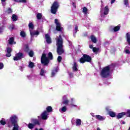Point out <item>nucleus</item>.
Here are the masks:
<instances>
[{"label": "nucleus", "mask_w": 130, "mask_h": 130, "mask_svg": "<svg viewBox=\"0 0 130 130\" xmlns=\"http://www.w3.org/2000/svg\"><path fill=\"white\" fill-rule=\"evenodd\" d=\"M114 64H112L104 68L100 73L102 78H107V77H109L111 71L114 70Z\"/></svg>", "instance_id": "nucleus-1"}, {"label": "nucleus", "mask_w": 130, "mask_h": 130, "mask_svg": "<svg viewBox=\"0 0 130 130\" xmlns=\"http://www.w3.org/2000/svg\"><path fill=\"white\" fill-rule=\"evenodd\" d=\"M56 46H57V52L58 54L60 55L62 54L64 51L62 48V39L61 38V36H59V37L56 39Z\"/></svg>", "instance_id": "nucleus-2"}, {"label": "nucleus", "mask_w": 130, "mask_h": 130, "mask_svg": "<svg viewBox=\"0 0 130 130\" xmlns=\"http://www.w3.org/2000/svg\"><path fill=\"white\" fill-rule=\"evenodd\" d=\"M18 121V116L16 115H12L10 117V119L7 120V124L9 127H12L14 124H16Z\"/></svg>", "instance_id": "nucleus-3"}, {"label": "nucleus", "mask_w": 130, "mask_h": 130, "mask_svg": "<svg viewBox=\"0 0 130 130\" xmlns=\"http://www.w3.org/2000/svg\"><path fill=\"white\" fill-rule=\"evenodd\" d=\"M53 56H52V53L49 52L48 53V58L46 57V55L45 54H43L42 55L41 61V63L44 64V66H46V64H48V62H49V59H52Z\"/></svg>", "instance_id": "nucleus-4"}, {"label": "nucleus", "mask_w": 130, "mask_h": 130, "mask_svg": "<svg viewBox=\"0 0 130 130\" xmlns=\"http://www.w3.org/2000/svg\"><path fill=\"white\" fill-rule=\"evenodd\" d=\"M28 28L30 34V37L31 40H33V39L34 38V36L36 35L37 36H38L39 35V31L37 30H34V25L32 22H29L28 24Z\"/></svg>", "instance_id": "nucleus-5"}, {"label": "nucleus", "mask_w": 130, "mask_h": 130, "mask_svg": "<svg viewBox=\"0 0 130 130\" xmlns=\"http://www.w3.org/2000/svg\"><path fill=\"white\" fill-rule=\"evenodd\" d=\"M66 105V106H71V107H78L77 105H74L73 104H70V101L68 99V95H65L62 96V102L61 105Z\"/></svg>", "instance_id": "nucleus-6"}, {"label": "nucleus", "mask_w": 130, "mask_h": 130, "mask_svg": "<svg viewBox=\"0 0 130 130\" xmlns=\"http://www.w3.org/2000/svg\"><path fill=\"white\" fill-rule=\"evenodd\" d=\"M101 17L102 19H103V18H105V16L108 15V13H109V8L108 7V6H107L104 8H102V6H101Z\"/></svg>", "instance_id": "nucleus-7"}, {"label": "nucleus", "mask_w": 130, "mask_h": 130, "mask_svg": "<svg viewBox=\"0 0 130 130\" xmlns=\"http://www.w3.org/2000/svg\"><path fill=\"white\" fill-rule=\"evenodd\" d=\"M92 58L90 57V56L84 54L83 55V57H81L79 60L81 63H84L85 61H87V62H91Z\"/></svg>", "instance_id": "nucleus-8"}, {"label": "nucleus", "mask_w": 130, "mask_h": 130, "mask_svg": "<svg viewBox=\"0 0 130 130\" xmlns=\"http://www.w3.org/2000/svg\"><path fill=\"white\" fill-rule=\"evenodd\" d=\"M58 7H59L58 3L56 2L53 3L51 8V12L52 14H54V15H55V14H56V12H57V9H58Z\"/></svg>", "instance_id": "nucleus-9"}, {"label": "nucleus", "mask_w": 130, "mask_h": 130, "mask_svg": "<svg viewBox=\"0 0 130 130\" xmlns=\"http://www.w3.org/2000/svg\"><path fill=\"white\" fill-rule=\"evenodd\" d=\"M48 115H49V113H48L47 111H44L42 113L41 117L38 116V117L39 119H40V118H42V119H43L44 120H46V119H48Z\"/></svg>", "instance_id": "nucleus-10"}, {"label": "nucleus", "mask_w": 130, "mask_h": 130, "mask_svg": "<svg viewBox=\"0 0 130 130\" xmlns=\"http://www.w3.org/2000/svg\"><path fill=\"white\" fill-rule=\"evenodd\" d=\"M24 54L22 52H18L15 54V56L14 57V60H20V59L24 58Z\"/></svg>", "instance_id": "nucleus-11"}, {"label": "nucleus", "mask_w": 130, "mask_h": 130, "mask_svg": "<svg viewBox=\"0 0 130 130\" xmlns=\"http://www.w3.org/2000/svg\"><path fill=\"white\" fill-rule=\"evenodd\" d=\"M55 23L56 24V29L57 31H61L62 30H63V28L61 27V24L57 19H55Z\"/></svg>", "instance_id": "nucleus-12"}, {"label": "nucleus", "mask_w": 130, "mask_h": 130, "mask_svg": "<svg viewBox=\"0 0 130 130\" xmlns=\"http://www.w3.org/2000/svg\"><path fill=\"white\" fill-rule=\"evenodd\" d=\"M72 70L73 72H78V65L77 64V62L75 61L73 62V64H72Z\"/></svg>", "instance_id": "nucleus-13"}, {"label": "nucleus", "mask_w": 130, "mask_h": 130, "mask_svg": "<svg viewBox=\"0 0 130 130\" xmlns=\"http://www.w3.org/2000/svg\"><path fill=\"white\" fill-rule=\"evenodd\" d=\"M11 52H12V48H7L6 50V56L7 57H10L12 56Z\"/></svg>", "instance_id": "nucleus-14"}, {"label": "nucleus", "mask_w": 130, "mask_h": 130, "mask_svg": "<svg viewBox=\"0 0 130 130\" xmlns=\"http://www.w3.org/2000/svg\"><path fill=\"white\" fill-rule=\"evenodd\" d=\"M95 118L98 119V120H100V121H103L104 120H105V117H103L100 115H96L95 116Z\"/></svg>", "instance_id": "nucleus-15"}, {"label": "nucleus", "mask_w": 130, "mask_h": 130, "mask_svg": "<svg viewBox=\"0 0 130 130\" xmlns=\"http://www.w3.org/2000/svg\"><path fill=\"white\" fill-rule=\"evenodd\" d=\"M57 72H58V67H56L52 71L51 77H54L57 74Z\"/></svg>", "instance_id": "nucleus-16"}, {"label": "nucleus", "mask_w": 130, "mask_h": 130, "mask_svg": "<svg viewBox=\"0 0 130 130\" xmlns=\"http://www.w3.org/2000/svg\"><path fill=\"white\" fill-rule=\"evenodd\" d=\"M125 38L126 39V42L127 43L128 45L130 46V33L127 32L126 34Z\"/></svg>", "instance_id": "nucleus-17"}, {"label": "nucleus", "mask_w": 130, "mask_h": 130, "mask_svg": "<svg viewBox=\"0 0 130 130\" xmlns=\"http://www.w3.org/2000/svg\"><path fill=\"white\" fill-rule=\"evenodd\" d=\"M45 37L46 38L47 43L48 44L51 43V39L50 38V36H49V35L46 34L45 35Z\"/></svg>", "instance_id": "nucleus-18"}, {"label": "nucleus", "mask_w": 130, "mask_h": 130, "mask_svg": "<svg viewBox=\"0 0 130 130\" xmlns=\"http://www.w3.org/2000/svg\"><path fill=\"white\" fill-rule=\"evenodd\" d=\"M82 12L84 13V15H87V14H89V10L86 7H84L82 8Z\"/></svg>", "instance_id": "nucleus-19"}, {"label": "nucleus", "mask_w": 130, "mask_h": 130, "mask_svg": "<svg viewBox=\"0 0 130 130\" xmlns=\"http://www.w3.org/2000/svg\"><path fill=\"white\" fill-rule=\"evenodd\" d=\"M59 110L61 113H63V112H66V111L68 110V108L66 106H64L61 108Z\"/></svg>", "instance_id": "nucleus-20"}, {"label": "nucleus", "mask_w": 130, "mask_h": 130, "mask_svg": "<svg viewBox=\"0 0 130 130\" xmlns=\"http://www.w3.org/2000/svg\"><path fill=\"white\" fill-rule=\"evenodd\" d=\"M125 115V112H122L118 113L116 115V117H117L118 119L122 118V117H123Z\"/></svg>", "instance_id": "nucleus-21"}, {"label": "nucleus", "mask_w": 130, "mask_h": 130, "mask_svg": "<svg viewBox=\"0 0 130 130\" xmlns=\"http://www.w3.org/2000/svg\"><path fill=\"white\" fill-rule=\"evenodd\" d=\"M82 124V120L80 119H76V126H80Z\"/></svg>", "instance_id": "nucleus-22"}, {"label": "nucleus", "mask_w": 130, "mask_h": 130, "mask_svg": "<svg viewBox=\"0 0 130 130\" xmlns=\"http://www.w3.org/2000/svg\"><path fill=\"white\" fill-rule=\"evenodd\" d=\"M45 74H46V71L44 70L43 69H41L40 72V76L42 77H44V76H45Z\"/></svg>", "instance_id": "nucleus-23"}, {"label": "nucleus", "mask_w": 130, "mask_h": 130, "mask_svg": "<svg viewBox=\"0 0 130 130\" xmlns=\"http://www.w3.org/2000/svg\"><path fill=\"white\" fill-rule=\"evenodd\" d=\"M31 122H33L34 124L36 125V124H38V125H39V124H40V123H39V121H38V120H37V119H31Z\"/></svg>", "instance_id": "nucleus-24"}, {"label": "nucleus", "mask_w": 130, "mask_h": 130, "mask_svg": "<svg viewBox=\"0 0 130 130\" xmlns=\"http://www.w3.org/2000/svg\"><path fill=\"white\" fill-rule=\"evenodd\" d=\"M113 30L114 32H117V31H119L120 30V25H118L116 26H115L113 28Z\"/></svg>", "instance_id": "nucleus-25"}, {"label": "nucleus", "mask_w": 130, "mask_h": 130, "mask_svg": "<svg viewBox=\"0 0 130 130\" xmlns=\"http://www.w3.org/2000/svg\"><path fill=\"white\" fill-rule=\"evenodd\" d=\"M14 38L11 37L10 38L9 40V44H16V42L14 41Z\"/></svg>", "instance_id": "nucleus-26"}, {"label": "nucleus", "mask_w": 130, "mask_h": 130, "mask_svg": "<svg viewBox=\"0 0 130 130\" xmlns=\"http://www.w3.org/2000/svg\"><path fill=\"white\" fill-rule=\"evenodd\" d=\"M90 39L93 43H96V42H97V39L94 36H91L90 37Z\"/></svg>", "instance_id": "nucleus-27"}, {"label": "nucleus", "mask_w": 130, "mask_h": 130, "mask_svg": "<svg viewBox=\"0 0 130 130\" xmlns=\"http://www.w3.org/2000/svg\"><path fill=\"white\" fill-rule=\"evenodd\" d=\"M5 27V25L4 23H0V33H2L4 31V28Z\"/></svg>", "instance_id": "nucleus-28"}, {"label": "nucleus", "mask_w": 130, "mask_h": 130, "mask_svg": "<svg viewBox=\"0 0 130 130\" xmlns=\"http://www.w3.org/2000/svg\"><path fill=\"white\" fill-rule=\"evenodd\" d=\"M79 31V29H78V26H76L74 30H73V35L74 37H76V34H77V32Z\"/></svg>", "instance_id": "nucleus-29"}, {"label": "nucleus", "mask_w": 130, "mask_h": 130, "mask_svg": "<svg viewBox=\"0 0 130 130\" xmlns=\"http://www.w3.org/2000/svg\"><path fill=\"white\" fill-rule=\"evenodd\" d=\"M109 114L110 116H111V117H115V116L116 115L115 113L114 112H112V111H110L109 112Z\"/></svg>", "instance_id": "nucleus-30"}, {"label": "nucleus", "mask_w": 130, "mask_h": 130, "mask_svg": "<svg viewBox=\"0 0 130 130\" xmlns=\"http://www.w3.org/2000/svg\"><path fill=\"white\" fill-rule=\"evenodd\" d=\"M12 20L14 22H16L18 20V16H17L15 14H13L12 17Z\"/></svg>", "instance_id": "nucleus-31"}, {"label": "nucleus", "mask_w": 130, "mask_h": 130, "mask_svg": "<svg viewBox=\"0 0 130 130\" xmlns=\"http://www.w3.org/2000/svg\"><path fill=\"white\" fill-rule=\"evenodd\" d=\"M46 109L48 113H49V112H52V108L51 106L47 107Z\"/></svg>", "instance_id": "nucleus-32"}, {"label": "nucleus", "mask_w": 130, "mask_h": 130, "mask_svg": "<svg viewBox=\"0 0 130 130\" xmlns=\"http://www.w3.org/2000/svg\"><path fill=\"white\" fill-rule=\"evenodd\" d=\"M20 35L22 37V38H25V37H26V32H25L24 31H21L20 32Z\"/></svg>", "instance_id": "nucleus-33"}, {"label": "nucleus", "mask_w": 130, "mask_h": 130, "mask_svg": "<svg viewBox=\"0 0 130 130\" xmlns=\"http://www.w3.org/2000/svg\"><path fill=\"white\" fill-rule=\"evenodd\" d=\"M128 48H129L128 46H126L125 48V52L126 53V54H130V51L128 50Z\"/></svg>", "instance_id": "nucleus-34"}, {"label": "nucleus", "mask_w": 130, "mask_h": 130, "mask_svg": "<svg viewBox=\"0 0 130 130\" xmlns=\"http://www.w3.org/2000/svg\"><path fill=\"white\" fill-rule=\"evenodd\" d=\"M6 14H11L12 13V8H8L6 11H5Z\"/></svg>", "instance_id": "nucleus-35"}, {"label": "nucleus", "mask_w": 130, "mask_h": 130, "mask_svg": "<svg viewBox=\"0 0 130 130\" xmlns=\"http://www.w3.org/2000/svg\"><path fill=\"white\" fill-rule=\"evenodd\" d=\"M28 68H30V69L34 68V63L31 61H29L28 64Z\"/></svg>", "instance_id": "nucleus-36"}, {"label": "nucleus", "mask_w": 130, "mask_h": 130, "mask_svg": "<svg viewBox=\"0 0 130 130\" xmlns=\"http://www.w3.org/2000/svg\"><path fill=\"white\" fill-rule=\"evenodd\" d=\"M124 5L126 7H128V8H129V4H128V0H124Z\"/></svg>", "instance_id": "nucleus-37"}, {"label": "nucleus", "mask_w": 130, "mask_h": 130, "mask_svg": "<svg viewBox=\"0 0 130 130\" xmlns=\"http://www.w3.org/2000/svg\"><path fill=\"white\" fill-rule=\"evenodd\" d=\"M34 126H35V125L32 123H29L28 125V128H30V129H32V128H34Z\"/></svg>", "instance_id": "nucleus-38"}, {"label": "nucleus", "mask_w": 130, "mask_h": 130, "mask_svg": "<svg viewBox=\"0 0 130 130\" xmlns=\"http://www.w3.org/2000/svg\"><path fill=\"white\" fill-rule=\"evenodd\" d=\"M13 130H19V125L17 124H14Z\"/></svg>", "instance_id": "nucleus-39"}, {"label": "nucleus", "mask_w": 130, "mask_h": 130, "mask_svg": "<svg viewBox=\"0 0 130 130\" xmlns=\"http://www.w3.org/2000/svg\"><path fill=\"white\" fill-rule=\"evenodd\" d=\"M24 51L26 52H29V46L28 45H26L24 47Z\"/></svg>", "instance_id": "nucleus-40"}, {"label": "nucleus", "mask_w": 130, "mask_h": 130, "mask_svg": "<svg viewBox=\"0 0 130 130\" xmlns=\"http://www.w3.org/2000/svg\"><path fill=\"white\" fill-rule=\"evenodd\" d=\"M28 54L30 57H33V55H34V52L32 50L28 51Z\"/></svg>", "instance_id": "nucleus-41"}, {"label": "nucleus", "mask_w": 130, "mask_h": 130, "mask_svg": "<svg viewBox=\"0 0 130 130\" xmlns=\"http://www.w3.org/2000/svg\"><path fill=\"white\" fill-rule=\"evenodd\" d=\"M125 113V115L127 117H130V110H127Z\"/></svg>", "instance_id": "nucleus-42"}, {"label": "nucleus", "mask_w": 130, "mask_h": 130, "mask_svg": "<svg viewBox=\"0 0 130 130\" xmlns=\"http://www.w3.org/2000/svg\"><path fill=\"white\" fill-rule=\"evenodd\" d=\"M41 18H42V14H41V13H38L37 15V18L38 20H40Z\"/></svg>", "instance_id": "nucleus-43"}, {"label": "nucleus", "mask_w": 130, "mask_h": 130, "mask_svg": "<svg viewBox=\"0 0 130 130\" xmlns=\"http://www.w3.org/2000/svg\"><path fill=\"white\" fill-rule=\"evenodd\" d=\"M93 52H98L99 51V48H93V49H92Z\"/></svg>", "instance_id": "nucleus-44"}, {"label": "nucleus", "mask_w": 130, "mask_h": 130, "mask_svg": "<svg viewBox=\"0 0 130 130\" xmlns=\"http://www.w3.org/2000/svg\"><path fill=\"white\" fill-rule=\"evenodd\" d=\"M0 123H1V124H2V125H5V124H6V123H7V120L6 122V121H5V120H1L0 121Z\"/></svg>", "instance_id": "nucleus-45"}, {"label": "nucleus", "mask_w": 130, "mask_h": 130, "mask_svg": "<svg viewBox=\"0 0 130 130\" xmlns=\"http://www.w3.org/2000/svg\"><path fill=\"white\" fill-rule=\"evenodd\" d=\"M9 28L10 30H14V29H15V25L14 24H12Z\"/></svg>", "instance_id": "nucleus-46"}, {"label": "nucleus", "mask_w": 130, "mask_h": 130, "mask_svg": "<svg viewBox=\"0 0 130 130\" xmlns=\"http://www.w3.org/2000/svg\"><path fill=\"white\" fill-rule=\"evenodd\" d=\"M69 46L72 50L74 49V47L73 46H72V43L71 42H69Z\"/></svg>", "instance_id": "nucleus-47"}, {"label": "nucleus", "mask_w": 130, "mask_h": 130, "mask_svg": "<svg viewBox=\"0 0 130 130\" xmlns=\"http://www.w3.org/2000/svg\"><path fill=\"white\" fill-rule=\"evenodd\" d=\"M61 59H62V58H61V56H59L57 58V60L58 62H60L61 61Z\"/></svg>", "instance_id": "nucleus-48"}, {"label": "nucleus", "mask_w": 130, "mask_h": 130, "mask_svg": "<svg viewBox=\"0 0 130 130\" xmlns=\"http://www.w3.org/2000/svg\"><path fill=\"white\" fill-rule=\"evenodd\" d=\"M4 69V63L2 62L0 63V70H3Z\"/></svg>", "instance_id": "nucleus-49"}, {"label": "nucleus", "mask_w": 130, "mask_h": 130, "mask_svg": "<svg viewBox=\"0 0 130 130\" xmlns=\"http://www.w3.org/2000/svg\"><path fill=\"white\" fill-rule=\"evenodd\" d=\"M2 2V6H3V7H6V1H1Z\"/></svg>", "instance_id": "nucleus-50"}, {"label": "nucleus", "mask_w": 130, "mask_h": 130, "mask_svg": "<svg viewBox=\"0 0 130 130\" xmlns=\"http://www.w3.org/2000/svg\"><path fill=\"white\" fill-rule=\"evenodd\" d=\"M106 110L109 113V112L110 111H110V110H111V109H110V107H107L106 108Z\"/></svg>", "instance_id": "nucleus-51"}, {"label": "nucleus", "mask_w": 130, "mask_h": 130, "mask_svg": "<svg viewBox=\"0 0 130 130\" xmlns=\"http://www.w3.org/2000/svg\"><path fill=\"white\" fill-rule=\"evenodd\" d=\"M19 3H27V1L26 0H19Z\"/></svg>", "instance_id": "nucleus-52"}, {"label": "nucleus", "mask_w": 130, "mask_h": 130, "mask_svg": "<svg viewBox=\"0 0 130 130\" xmlns=\"http://www.w3.org/2000/svg\"><path fill=\"white\" fill-rule=\"evenodd\" d=\"M69 76H70V78H73L74 74H73V73H69Z\"/></svg>", "instance_id": "nucleus-53"}, {"label": "nucleus", "mask_w": 130, "mask_h": 130, "mask_svg": "<svg viewBox=\"0 0 130 130\" xmlns=\"http://www.w3.org/2000/svg\"><path fill=\"white\" fill-rule=\"evenodd\" d=\"M115 2V0H111V4H114V3Z\"/></svg>", "instance_id": "nucleus-54"}, {"label": "nucleus", "mask_w": 130, "mask_h": 130, "mask_svg": "<svg viewBox=\"0 0 130 130\" xmlns=\"http://www.w3.org/2000/svg\"><path fill=\"white\" fill-rule=\"evenodd\" d=\"M14 2H16V3H20V0H13Z\"/></svg>", "instance_id": "nucleus-55"}, {"label": "nucleus", "mask_w": 130, "mask_h": 130, "mask_svg": "<svg viewBox=\"0 0 130 130\" xmlns=\"http://www.w3.org/2000/svg\"><path fill=\"white\" fill-rule=\"evenodd\" d=\"M121 124H125V122H124V121H122L121 122Z\"/></svg>", "instance_id": "nucleus-56"}, {"label": "nucleus", "mask_w": 130, "mask_h": 130, "mask_svg": "<svg viewBox=\"0 0 130 130\" xmlns=\"http://www.w3.org/2000/svg\"><path fill=\"white\" fill-rule=\"evenodd\" d=\"M27 78L28 79V80H30V79H31V76L30 75L27 76Z\"/></svg>", "instance_id": "nucleus-57"}, {"label": "nucleus", "mask_w": 130, "mask_h": 130, "mask_svg": "<svg viewBox=\"0 0 130 130\" xmlns=\"http://www.w3.org/2000/svg\"><path fill=\"white\" fill-rule=\"evenodd\" d=\"M73 7H74V8H76V3H73Z\"/></svg>", "instance_id": "nucleus-58"}, {"label": "nucleus", "mask_w": 130, "mask_h": 130, "mask_svg": "<svg viewBox=\"0 0 130 130\" xmlns=\"http://www.w3.org/2000/svg\"><path fill=\"white\" fill-rule=\"evenodd\" d=\"M89 48H93V45H90V46H89Z\"/></svg>", "instance_id": "nucleus-59"}, {"label": "nucleus", "mask_w": 130, "mask_h": 130, "mask_svg": "<svg viewBox=\"0 0 130 130\" xmlns=\"http://www.w3.org/2000/svg\"><path fill=\"white\" fill-rule=\"evenodd\" d=\"M91 115H92V116H93V117H95V116L94 115V113H91Z\"/></svg>", "instance_id": "nucleus-60"}, {"label": "nucleus", "mask_w": 130, "mask_h": 130, "mask_svg": "<svg viewBox=\"0 0 130 130\" xmlns=\"http://www.w3.org/2000/svg\"><path fill=\"white\" fill-rule=\"evenodd\" d=\"M74 99H71V101H72V103L74 102Z\"/></svg>", "instance_id": "nucleus-61"}, {"label": "nucleus", "mask_w": 130, "mask_h": 130, "mask_svg": "<svg viewBox=\"0 0 130 130\" xmlns=\"http://www.w3.org/2000/svg\"><path fill=\"white\" fill-rule=\"evenodd\" d=\"M96 130H101L99 127H98L97 128H96Z\"/></svg>", "instance_id": "nucleus-62"}, {"label": "nucleus", "mask_w": 130, "mask_h": 130, "mask_svg": "<svg viewBox=\"0 0 130 130\" xmlns=\"http://www.w3.org/2000/svg\"><path fill=\"white\" fill-rule=\"evenodd\" d=\"M101 3H102V5L103 4V1H101Z\"/></svg>", "instance_id": "nucleus-63"}, {"label": "nucleus", "mask_w": 130, "mask_h": 130, "mask_svg": "<svg viewBox=\"0 0 130 130\" xmlns=\"http://www.w3.org/2000/svg\"><path fill=\"white\" fill-rule=\"evenodd\" d=\"M39 130H44V129H43V128H40V129H39Z\"/></svg>", "instance_id": "nucleus-64"}]
</instances>
